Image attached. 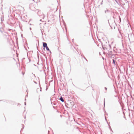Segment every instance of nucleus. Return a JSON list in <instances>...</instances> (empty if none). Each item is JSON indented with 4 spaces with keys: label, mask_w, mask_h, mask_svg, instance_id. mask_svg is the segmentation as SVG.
<instances>
[{
    "label": "nucleus",
    "mask_w": 134,
    "mask_h": 134,
    "mask_svg": "<svg viewBox=\"0 0 134 134\" xmlns=\"http://www.w3.org/2000/svg\"><path fill=\"white\" fill-rule=\"evenodd\" d=\"M43 46L45 48L47 46V43L45 42H43Z\"/></svg>",
    "instance_id": "obj_1"
},
{
    "label": "nucleus",
    "mask_w": 134,
    "mask_h": 134,
    "mask_svg": "<svg viewBox=\"0 0 134 134\" xmlns=\"http://www.w3.org/2000/svg\"><path fill=\"white\" fill-rule=\"evenodd\" d=\"M105 14H106L108 12H109V11L107 9H106L105 10Z\"/></svg>",
    "instance_id": "obj_2"
},
{
    "label": "nucleus",
    "mask_w": 134,
    "mask_h": 134,
    "mask_svg": "<svg viewBox=\"0 0 134 134\" xmlns=\"http://www.w3.org/2000/svg\"><path fill=\"white\" fill-rule=\"evenodd\" d=\"M60 100L61 101H62V102H64V100L63 99V98H62V97H61V98H60Z\"/></svg>",
    "instance_id": "obj_3"
},
{
    "label": "nucleus",
    "mask_w": 134,
    "mask_h": 134,
    "mask_svg": "<svg viewBox=\"0 0 134 134\" xmlns=\"http://www.w3.org/2000/svg\"><path fill=\"white\" fill-rule=\"evenodd\" d=\"M46 48L47 50L49 51H50L49 48L47 46L46 47Z\"/></svg>",
    "instance_id": "obj_4"
},
{
    "label": "nucleus",
    "mask_w": 134,
    "mask_h": 134,
    "mask_svg": "<svg viewBox=\"0 0 134 134\" xmlns=\"http://www.w3.org/2000/svg\"><path fill=\"white\" fill-rule=\"evenodd\" d=\"M113 61L114 63V64H115V62L114 60H113Z\"/></svg>",
    "instance_id": "obj_5"
},
{
    "label": "nucleus",
    "mask_w": 134,
    "mask_h": 134,
    "mask_svg": "<svg viewBox=\"0 0 134 134\" xmlns=\"http://www.w3.org/2000/svg\"><path fill=\"white\" fill-rule=\"evenodd\" d=\"M105 105V99H104V105Z\"/></svg>",
    "instance_id": "obj_6"
},
{
    "label": "nucleus",
    "mask_w": 134,
    "mask_h": 134,
    "mask_svg": "<svg viewBox=\"0 0 134 134\" xmlns=\"http://www.w3.org/2000/svg\"><path fill=\"white\" fill-rule=\"evenodd\" d=\"M105 89L106 90H107V88H106V87H105Z\"/></svg>",
    "instance_id": "obj_7"
},
{
    "label": "nucleus",
    "mask_w": 134,
    "mask_h": 134,
    "mask_svg": "<svg viewBox=\"0 0 134 134\" xmlns=\"http://www.w3.org/2000/svg\"><path fill=\"white\" fill-rule=\"evenodd\" d=\"M25 105L26 104V103L25 102Z\"/></svg>",
    "instance_id": "obj_8"
},
{
    "label": "nucleus",
    "mask_w": 134,
    "mask_h": 134,
    "mask_svg": "<svg viewBox=\"0 0 134 134\" xmlns=\"http://www.w3.org/2000/svg\"><path fill=\"white\" fill-rule=\"evenodd\" d=\"M39 90V88H37V90Z\"/></svg>",
    "instance_id": "obj_9"
}]
</instances>
